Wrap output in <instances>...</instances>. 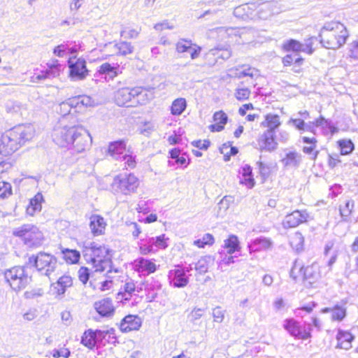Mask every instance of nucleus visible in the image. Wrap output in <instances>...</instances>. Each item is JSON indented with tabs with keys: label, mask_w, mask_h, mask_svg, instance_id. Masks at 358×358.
I'll use <instances>...</instances> for the list:
<instances>
[{
	"label": "nucleus",
	"mask_w": 358,
	"mask_h": 358,
	"mask_svg": "<svg viewBox=\"0 0 358 358\" xmlns=\"http://www.w3.org/2000/svg\"><path fill=\"white\" fill-rule=\"evenodd\" d=\"M52 136L56 144L77 153L89 149L92 143L89 131L84 127L76 124L57 126Z\"/></svg>",
	"instance_id": "nucleus-1"
},
{
	"label": "nucleus",
	"mask_w": 358,
	"mask_h": 358,
	"mask_svg": "<svg viewBox=\"0 0 358 358\" xmlns=\"http://www.w3.org/2000/svg\"><path fill=\"white\" fill-rule=\"evenodd\" d=\"M34 128L31 124L17 125L1 135L0 154L9 155L34 136Z\"/></svg>",
	"instance_id": "nucleus-2"
},
{
	"label": "nucleus",
	"mask_w": 358,
	"mask_h": 358,
	"mask_svg": "<svg viewBox=\"0 0 358 358\" xmlns=\"http://www.w3.org/2000/svg\"><path fill=\"white\" fill-rule=\"evenodd\" d=\"M349 37L345 26L338 21L326 22L321 28L317 37L322 47L327 49H338L342 47Z\"/></svg>",
	"instance_id": "nucleus-3"
},
{
	"label": "nucleus",
	"mask_w": 358,
	"mask_h": 358,
	"mask_svg": "<svg viewBox=\"0 0 358 358\" xmlns=\"http://www.w3.org/2000/svg\"><path fill=\"white\" fill-rule=\"evenodd\" d=\"M84 257L94 271L111 272V256L110 250L106 246L92 243L90 246H86Z\"/></svg>",
	"instance_id": "nucleus-4"
},
{
	"label": "nucleus",
	"mask_w": 358,
	"mask_h": 358,
	"mask_svg": "<svg viewBox=\"0 0 358 358\" xmlns=\"http://www.w3.org/2000/svg\"><path fill=\"white\" fill-rule=\"evenodd\" d=\"M139 185V179L134 173H122L114 177L110 187L114 194L129 195L137 191Z\"/></svg>",
	"instance_id": "nucleus-5"
},
{
	"label": "nucleus",
	"mask_w": 358,
	"mask_h": 358,
	"mask_svg": "<svg viewBox=\"0 0 358 358\" xmlns=\"http://www.w3.org/2000/svg\"><path fill=\"white\" fill-rule=\"evenodd\" d=\"M13 234L15 236L20 238L29 248H37L41 245L44 238L42 231L31 224H23L15 228Z\"/></svg>",
	"instance_id": "nucleus-6"
},
{
	"label": "nucleus",
	"mask_w": 358,
	"mask_h": 358,
	"mask_svg": "<svg viewBox=\"0 0 358 358\" xmlns=\"http://www.w3.org/2000/svg\"><path fill=\"white\" fill-rule=\"evenodd\" d=\"M4 278L10 288L17 292L25 289L31 281V277L23 266H14L6 270Z\"/></svg>",
	"instance_id": "nucleus-7"
},
{
	"label": "nucleus",
	"mask_w": 358,
	"mask_h": 358,
	"mask_svg": "<svg viewBox=\"0 0 358 358\" xmlns=\"http://www.w3.org/2000/svg\"><path fill=\"white\" fill-rule=\"evenodd\" d=\"M29 263L32 264L41 274L48 277L55 271L58 266L57 259L54 255L43 252L30 257Z\"/></svg>",
	"instance_id": "nucleus-8"
},
{
	"label": "nucleus",
	"mask_w": 358,
	"mask_h": 358,
	"mask_svg": "<svg viewBox=\"0 0 358 358\" xmlns=\"http://www.w3.org/2000/svg\"><path fill=\"white\" fill-rule=\"evenodd\" d=\"M345 124L343 125L341 124L340 121L336 122V124H334L330 120L326 119L323 116L320 115V117L315 119V127H320L322 133L324 135L331 136L337 133L340 129L342 131H346L349 128V122L348 119H345Z\"/></svg>",
	"instance_id": "nucleus-9"
},
{
	"label": "nucleus",
	"mask_w": 358,
	"mask_h": 358,
	"mask_svg": "<svg viewBox=\"0 0 358 358\" xmlns=\"http://www.w3.org/2000/svg\"><path fill=\"white\" fill-rule=\"evenodd\" d=\"M69 76L74 81L84 80L88 75L86 61L83 58L70 57L68 60Z\"/></svg>",
	"instance_id": "nucleus-10"
},
{
	"label": "nucleus",
	"mask_w": 358,
	"mask_h": 358,
	"mask_svg": "<svg viewBox=\"0 0 358 358\" xmlns=\"http://www.w3.org/2000/svg\"><path fill=\"white\" fill-rule=\"evenodd\" d=\"M143 90L140 87L133 88L123 87L115 92V99L117 105L124 106L127 104L132 99L141 95Z\"/></svg>",
	"instance_id": "nucleus-11"
},
{
	"label": "nucleus",
	"mask_w": 358,
	"mask_h": 358,
	"mask_svg": "<svg viewBox=\"0 0 358 358\" xmlns=\"http://www.w3.org/2000/svg\"><path fill=\"white\" fill-rule=\"evenodd\" d=\"M73 285V279L70 275L61 276L56 282L51 285V291L57 299H62L66 289Z\"/></svg>",
	"instance_id": "nucleus-12"
},
{
	"label": "nucleus",
	"mask_w": 358,
	"mask_h": 358,
	"mask_svg": "<svg viewBox=\"0 0 358 358\" xmlns=\"http://www.w3.org/2000/svg\"><path fill=\"white\" fill-rule=\"evenodd\" d=\"M256 8L257 4L255 3L241 5L235 8L234 15L236 17L243 20H255L257 16L255 13Z\"/></svg>",
	"instance_id": "nucleus-13"
},
{
	"label": "nucleus",
	"mask_w": 358,
	"mask_h": 358,
	"mask_svg": "<svg viewBox=\"0 0 358 358\" xmlns=\"http://www.w3.org/2000/svg\"><path fill=\"white\" fill-rule=\"evenodd\" d=\"M231 55V52L228 48H215L210 49L206 55V59L210 65H214L219 62L220 59H228Z\"/></svg>",
	"instance_id": "nucleus-14"
},
{
	"label": "nucleus",
	"mask_w": 358,
	"mask_h": 358,
	"mask_svg": "<svg viewBox=\"0 0 358 358\" xmlns=\"http://www.w3.org/2000/svg\"><path fill=\"white\" fill-rule=\"evenodd\" d=\"M273 243L269 238L260 236L252 240L248 244V248L250 253L268 250L273 248Z\"/></svg>",
	"instance_id": "nucleus-15"
},
{
	"label": "nucleus",
	"mask_w": 358,
	"mask_h": 358,
	"mask_svg": "<svg viewBox=\"0 0 358 358\" xmlns=\"http://www.w3.org/2000/svg\"><path fill=\"white\" fill-rule=\"evenodd\" d=\"M257 145L261 150L271 152L276 149L277 143L274 134L271 130H266L257 140Z\"/></svg>",
	"instance_id": "nucleus-16"
},
{
	"label": "nucleus",
	"mask_w": 358,
	"mask_h": 358,
	"mask_svg": "<svg viewBox=\"0 0 358 358\" xmlns=\"http://www.w3.org/2000/svg\"><path fill=\"white\" fill-rule=\"evenodd\" d=\"M48 69L42 71L40 74L34 75L31 78L32 83H38L40 80L55 78L59 75V64L57 60L52 63H48Z\"/></svg>",
	"instance_id": "nucleus-17"
},
{
	"label": "nucleus",
	"mask_w": 358,
	"mask_h": 358,
	"mask_svg": "<svg viewBox=\"0 0 358 358\" xmlns=\"http://www.w3.org/2000/svg\"><path fill=\"white\" fill-rule=\"evenodd\" d=\"M176 51L178 53H189L191 58L194 59L199 57L201 48L193 44L191 41L181 39L176 43Z\"/></svg>",
	"instance_id": "nucleus-18"
},
{
	"label": "nucleus",
	"mask_w": 358,
	"mask_h": 358,
	"mask_svg": "<svg viewBox=\"0 0 358 358\" xmlns=\"http://www.w3.org/2000/svg\"><path fill=\"white\" fill-rule=\"evenodd\" d=\"M257 19L266 20L271 15L279 13V8L275 2H265L257 6L255 9Z\"/></svg>",
	"instance_id": "nucleus-19"
},
{
	"label": "nucleus",
	"mask_w": 358,
	"mask_h": 358,
	"mask_svg": "<svg viewBox=\"0 0 358 358\" xmlns=\"http://www.w3.org/2000/svg\"><path fill=\"white\" fill-rule=\"evenodd\" d=\"M170 284L174 287H184L189 282L185 271L182 268L172 269L169 272Z\"/></svg>",
	"instance_id": "nucleus-20"
},
{
	"label": "nucleus",
	"mask_w": 358,
	"mask_h": 358,
	"mask_svg": "<svg viewBox=\"0 0 358 358\" xmlns=\"http://www.w3.org/2000/svg\"><path fill=\"white\" fill-rule=\"evenodd\" d=\"M355 338V336L349 331L338 329L336 336V339L337 340L336 348L345 350H350L352 348V342Z\"/></svg>",
	"instance_id": "nucleus-21"
},
{
	"label": "nucleus",
	"mask_w": 358,
	"mask_h": 358,
	"mask_svg": "<svg viewBox=\"0 0 358 358\" xmlns=\"http://www.w3.org/2000/svg\"><path fill=\"white\" fill-rule=\"evenodd\" d=\"M284 327L292 336L306 340L310 337V331L302 330L298 323L292 319L286 320Z\"/></svg>",
	"instance_id": "nucleus-22"
},
{
	"label": "nucleus",
	"mask_w": 358,
	"mask_h": 358,
	"mask_svg": "<svg viewBox=\"0 0 358 358\" xmlns=\"http://www.w3.org/2000/svg\"><path fill=\"white\" fill-rule=\"evenodd\" d=\"M307 214L299 210L293 211L285 216L282 225L285 228L296 227L306 220Z\"/></svg>",
	"instance_id": "nucleus-23"
},
{
	"label": "nucleus",
	"mask_w": 358,
	"mask_h": 358,
	"mask_svg": "<svg viewBox=\"0 0 358 358\" xmlns=\"http://www.w3.org/2000/svg\"><path fill=\"white\" fill-rule=\"evenodd\" d=\"M142 320L137 315H129L122 320L120 329L122 332H129L139 329L141 327Z\"/></svg>",
	"instance_id": "nucleus-24"
},
{
	"label": "nucleus",
	"mask_w": 358,
	"mask_h": 358,
	"mask_svg": "<svg viewBox=\"0 0 358 358\" xmlns=\"http://www.w3.org/2000/svg\"><path fill=\"white\" fill-rule=\"evenodd\" d=\"M126 142L123 140L110 142L107 148V154L114 159H121L126 150Z\"/></svg>",
	"instance_id": "nucleus-25"
},
{
	"label": "nucleus",
	"mask_w": 358,
	"mask_h": 358,
	"mask_svg": "<svg viewBox=\"0 0 358 358\" xmlns=\"http://www.w3.org/2000/svg\"><path fill=\"white\" fill-rule=\"evenodd\" d=\"M104 218L99 215H92L90 217V227L94 236H99L104 233L106 227Z\"/></svg>",
	"instance_id": "nucleus-26"
},
{
	"label": "nucleus",
	"mask_w": 358,
	"mask_h": 358,
	"mask_svg": "<svg viewBox=\"0 0 358 358\" xmlns=\"http://www.w3.org/2000/svg\"><path fill=\"white\" fill-rule=\"evenodd\" d=\"M94 308L103 317H109L114 313L115 308L110 299H103L95 302Z\"/></svg>",
	"instance_id": "nucleus-27"
},
{
	"label": "nucleus",
	"mask_w": 358,
	"mask_h": 358,
	"mask_svg": "<svg viewBox=\"0 0 358 358\" xmlns=\"http://www.w3.org/2000/svg\"><path fill=\"white\" fill-rule=\"evenodd\" d=\"M301 162V156L296 151H287L281 159L285 168H297Z\"/></svg>",
	"instance_id": "nucleus-28"
},
{
	"label": "nucleus",
	"mask_w": 358,
	"mask_h": 358,
	"mask_svg": "<svg viewBox=\"0 0 358 358\" xmlns=\"http://www.w3.org/2000/svg\"><path fill=\"white\" fill-rule=\"evenodd\" d=\"M214 124H211L209 127L211 131H221L224 125L227 122V115L223 111H218L215 113L213 115Z\"/></svg>",
	"instance_id": "nucleus-29"
},
{
	"label": "nucleus",
	"mask_w": 358,
	"mask_h": 358,
	"mask_svg": "<svg viewBox=\"0 0 358 358\" xmlns=\"http://www.w3.org/2000/svg\"><path fill=\"white\" fill-rule=\"evenodd\" d=\"M43 201V195L41 193L36 194L29 201V205L27 208V213L33 216L36 213L40 212L42 208V202Z\"/></svg>",
	"instance_id": "nucleus-30"
},
{
	"label": "nucleus",
	"mask_w": 358,
	"mask_h": 358,
	"mask_svg": "<svg viewBox=\"0 0 358 358\" xmlns=\"http://www.w3.org/2000/svg\"><path fill=\"white\" fill-rule=\"evenodd\" d=\"M223 248L227 250L229 255L241 250L240 242L235 235H230L228 238L224 241Z\"/></svg>",
	"instance_id": "nucleus-31"
},
{
	"label": "nucleus",
	"mask_w": 358,
	"mask_h": 358,
	"mask_svg": "<svg viewBox=\"0 0 358 358\" xmlns=\"http://www.w3.org/2000/svg\"><path fill=\"white\" fill-rule=\"evenodd\" d=\"M135 266L139 272L146 271L148 274L154 273L157 268L155 263L143 258L136 261Z\"/></svg>",
	"instance_id": "nucleus-32"
},
{
	"label": "nucleus",
	"mask_w": 358,
	"mask_h": 358,
	"mask_svg": "<svg viewBox=\"0 0 358 358\" xmlns=\"http://www.w3.org/2000/svg\"><path fill=\"white\" fill-rule=\"evenodd\" d=\"M337 145L341 155L351 154L355 148V144L351 139H341L337 141Z\"/></svg>",
	"instance_id": "nucleus-33"
},
{
	"label": "nucleus",
	"mask_w": 358,
	"mask_h": 358,
	"mask_svg": "<svg viewBox=\"0 0 358 358\" xmlns=\"http://www.w3.org/2000/svg\"><path fill=\"white\" fill-rule=\"evenodd\" d=\"M119 66L116 64L113 66L110 64L106 62L99 66L98 72L100 74H105L110 78L113 79L118 75Z\"/></svg>",
	"instance_id": "nucleus-34"
},
{
	"label": "nucleus",
	"mask_w": 358,
	"mask_h": 358,
	"mask_svg": "<svg viewBox=\"0 0 358 358\" xmlns=\"http://www.w3.org/2000/svg\"><path fill=\"white\" fill-rule=\"evenodd\" d=\"M244 29H238L234 27H220L217 29V32L222 38H224L227 36H239L242 38V35L244 34Z\"/></svg>",
	"instance_id": "nucleus-35"
},
{
	"label": "nucleus",
	"mask_w": 358,
	"mask_h": 358,
	"mask_svg": "<svg viewBox=\"0 0 358 358\" xmlns=\"http://www.w3.org/2000/svg\"><path fill=\"white\" fill-rule=\"evenodd\" d=\"M262 125L268 127L267 130H271L274 133V130L280 125V117L278 115L268 114Z\"/></svg>",
	"instance_id": "nucleus-36"
},
{
	"label": "nucleus",
	"mask_w": 358,
	"mask_h": 358,
	"mask_svg": "<svg viewBox=\"0 0 358 358\" xmlns=\"http://www.w3.org/2000/svg\"><path fill=\"white\" fill-rule=\"evenodd\" d=\"M169 238H166L165 234H162L158 236L149 238L147 241L148 243L152 247L157 248V249L164 250L168 247L167 241Z\"/></svg>",
	"instance_id": "nucleus-37"
},
{
	"label": "nucleus",
	"mask_w": 358,
	"mask_h": 358,
	"mask_svg": "<svg viewBox=\"0 0 358 358\" xmlns=\"http://www.w3.org/2000/svg\"><path fill=\"white\" fill-rule=\"evenodd\" d=\"M115 50L119 55L126 56L134 52V46L129 42L120 41L114 45Z\"/></svg>",
	"instance_id": "nucleus-38"
},
{
	"label": "nucleus",
	"mask_w": 358,
	"mask_h": 358,
	"mask_svg": "<svg viewBox=\"0 0 358 358\" xmlns=\"http://www.w3.org/2000/svg\"><path fill=\"white\" fill-rule=\"evenodd\" d=\"M187 107V102L184 98L175 99L171 106V113L173 115H181Z\"/></svg>",
	"instance_id": "nucleus-39"
},
{
	"label": "nucleus",
	"mask_w": 358,
	"mask_h": 358,
	"mask_svg": "<svg viewBox=\"0 0 358 358\" xmlns=\"http://www.w3.org/2000/svg\"><path fill=\"white\" fill-rule=\"evenodd\" d=\"M81 343L90 349H92L95 346L97 341L93 330L88 329L84 332L81 338Z\"/></svg>",
	"instance_id": "nucleus-40"
},
{
	"label": "nucleus",
	"mask_w": 358,
	"mask_h": 358,
	"mask_svg": "<svg viewBox=\"0 0 358 358\" xmlns=\"http://www.w3.org/2000/svg\"><path fill=\"white\" fill-rule=\"evenodd\" d=\"M71 110L72 108L66 100L58 105L56 111L63 117V120L60 121L59 125H66L64 123V118L67 115L71 117L73 115L71 113Z\"/></svg>",
	"instance_id": "nucleus-41"
},
{
	"label": "nucleus",
	"mask_w": 358,
	"mask_h": 358,
	"mask_svg": "<svg viewBox=\"0 0 358 358\" xmlns=\"http://www.w3.org/2000/svg\"><path fill=\"white\" fill-rule=\"evenodd\" d=\"M289 244L296 251H300L303 248V237L299 232H295L289 236Z\"/></svg>",
	"instance_id": "nucleus-42"
},
{
	"label": "nucleus",
	"mask_w": 358,
	"mask_h": 358,
	"mask_svg": "<svg viewBox=\"0 0 358 358\" xmlns=\"http://www.w3.org/2000/svg\"><path fill=\"white\" fill-rule=\"evenodd\" d=\"M300 271L303 273V285L306 288H311L313 286V267L308 266L306 267H301Z\"/></svg>",
	"instance_id": "nucleus-43"
},
{
	"label": "nucleus",
	"mask_w": 358,
	"mask_h": 358,
	"mask_svg": "<svg viewBox=\"0 0 358 358\" xmlns=\"http://www.w3.org/2000/svg\"><path fill=\"white\" fill-rule=\"evenodd\" d=\"M64 258L66 262L69 264H76L78 262L80 255V252L76 250L66 249L62 251Z\"/></svg>",
	"instance_id": "nucleus-44"
},
{
	"label": "nucleus",
	"mask_w": 358,
	"mask_h": 358,
	"mask_svg": "<svg viewBox=\"0 0 358 358\" xmlns=\"http://www.w3.org/2000/svg\"><path fill=\"white\" fill-rule=\"evenodd\" d=\"M211 261L210 256H205L201 257L196 264L195 269L201 274L208 271V264Z\"/></svg>",
	"instance_id": "nucleus-45"
},
{
	"label": "nucleus",
	"mask_w": 358,
	"mask_h": 358,
	"mask_svg": "<svg viewBox=\"0 0 358 358\" xmlns=\"http://www.w3.org/2000/svg\"><path fill=\"white\" fill-rule=\"evenodd\" d=\"M283 47L286 50H292V52H296L298 51H305V50L307 48V47H305L303 45L301 44L300 43L295 40H290L287 41L286 43L284 44Z\"/></svg>",
	"instance_id": "nucleus-46"
},
{
	"label": "nucleus",
	"mask_w": 358,
	"mask_h": 358,
	"mask_svg": "<svg viewBox=\"0 0 358 358\" xmlns=\"http://www.w3.org/2000/svg\"><path fill=\"white\" fill-rule=\"evenodd\" d=\"M331 317L334 320L342 321L346 316V309L339 305H336L331 310Z\"/></svg>",
	"instance_id": "nucleus-47"
},
{
	"label": "nucleus",
	"mask_w": 358,
	"mask_h": 358,
	"mask_svg": "<svg viewBox=\"0 0 358 358\" xmlns=\"http://www.w3.org/2000/svg\"><path fill=\"white\" fill-rule=\"evenodd\" d=\"M205 311V308L194 307L188 315L189 322L194 324H196L197 320L203 315Z\"/></svg>",
	"instance_id": "nucleus-48"
},
{
	"label": "nucleus",
	"mask_w": 358,
	"mask_h": 358,
	"mask_svg": "<svg viewBox=\"0 0 358 358\" xmlns=\"http://www.w3.org/2000/svg\"><path fill=\"white\" fill-rule=\"evenodd\" d=\"M354 208V201L353 200H348L345 201V205L343 206H340V214L343 217V220L345 221L348 217L352 213V209Z\"/></svg>",
	"instance_id": "nucleus-49"
},
{
	"label": "nucleus",
	"mask_w": 358,
	"mask_h": 358,
	"mask_svg": "<svg viewBox=\"0 0 358 358\" xmlns=\"http://www.w3.org/2000/svg\"><path fill=\"white\" fill-rule=\"evenodd\" d=\"M240 66L241 68V69L240 70L241 71V72H243V77L248 76L250 77L251 78H257L259 76V72L257 69L252 68L246 64Z\"/></svg>",
	"instance_id": "nucleus-50"
},
{
	"label": "nucleus",
	"mask_w": 358,
	"mask_h": 358,
	"mask_svg": "<svg viewBox=\"0 0 358 358\" xmlns=\"http://www.w3.org/2000/svg\"><path fill=\"white\" fill-rule=\"evenodd\" d=\"M214 243V238L210 234H206L202 238L194 241V245L198 248H204L205 245H212Z\"/></svg>",
	"instance_id": "nucleus-51"
},
{
	"label": "nucleus",
	"mask_w": 358,
	"mask_h": 358,
	"mask_svg": "<svg viewBox=\"0 0 358 358\" xmlns=\"http://www.w3.org/2000/svg\"><path fill=\"white\" fill-rule=\"evenodd\" d=\"M126 226L134 239L137 238L142 231L141 226L135 222L127 221L126 222Z\"/></svg>",
	"instance_id": "nucleus-52"
},
{
	"label": "nucleus",
	"mask_w": 358,
	"mask_h": 358,
	"mask_svg": "<svg viewBox=\"0 0 358 358\" xmlns=\"http://www.w3.org/2000/svg\"><path fill=\"white\" fill-rule=\"evenodd\" d=\"M12 194L11 185L8 182L0 181V199H5Z\"/></svg>",
	"instance_id": "nucleus-53"
},
{
	"label": "nucleus",
	"mask_w": 358,
	"mask_h": 358,
	"mask_svg": "<svg viewBox=\"0 0 358 358\" xmlns=\"http://www.w3.org/2000/svg\"><path fill=\"white\" fill-rule=\"evenodd\" d=\"M250 90L247 87H238L234 93L235 97L238 101H244L249 98Z\"/></svg>",
	"instance_id": "nucleus-54"
},
{
	"label": "nucleus",
	"mask_w": 358,
	"mask_h": 358,
	"mask_svg": "<svg viewBox=\"0 0 358 358\" xmlns=\"http://www.w3.org/2000/svg\"><path fill=\"white\" fill-rule=\"evenodd\" d=\"M301 60V58L299 57L296 52H292L291 54L286 55L283 58L282 62L285 66H289L293 62L299 63Z\"/></svg>",
	"instance_id": "nucleus-55"
},
{
	"label": "nucleus",
	"mask_w": 358,
	"mask_h": 358,
	"mask_svg": "<svg viewBox=\"0 0 358 358\" xmlns=\"http://www.w3.org/2000/svg\"><path fill=\"white\" fill-rule=\"evenodd\" d=\"M123 161H124V167L126 169H134L135 168L136 165V159H135V157H133L131 155H129V154H124L122 155V159Z\"/></svg>",
	"instance_id": "nucleus-56"
},
{
	"label": "nucleus",
	"mask_w": 358,
	"mask_h": 358,
	"mask_svg": "<svg viewBox=\"0 0 358 358\" xmlns=\"http://www.w3.org/2000/svg\"><path fill=\"white\" fill-rule=\"evenodd\" d=\"M212 315L215 322L221 323L224 318V311L217 306L213 309Z\"/></svg>",
	"instance_id": "nucleus-57"
},
{
	"label": "nucleus",
	"mask_w": 358,
	"mask_h": 358,
	"mask_svg": "<svg viewBox=\"0 0 358 358\" xmlns=\"http://www.w3.org/2000/svg\"><path fill=\"white\" fill-rule=\"evenodd\" d=\"M139 34V31L135 29L124 28L120 31V36L125 38H135Z\"/></svg>",
	"instance_id": "nucleus-58"
},
{
	"label": "nucleus",
	"mask_w": 358,
	"mask_h": 358,
	"mask_svg": "<svg viewBox=\"0 0 358 358\" xmlns=\"http://www.w3.org/2000/svg\"><path fill=\"white\" fill-rule=\"evenodd\" d=\"M80 106L87 107H94L97 103L90 96L83 95L79 96Z\"/></svg>",
	"instance_id": "nucleus-59"
},
{
	"label": "nucleus",
	"mask_w": 358,
	"mask_h": 358,
	"mask_svg": "<svg viewBox=\"0 0 358 358\" xmlns=\"http://www.w3.org/2000/svg\"><path fill=\"white\" fill-rule=\"evenodd\" d=\"M290 122L299 130H311V127L305 124L304 120L301 118L292 119Z\"/></svg>",
	"instance_id": "nucleus-60"
},
{
	"label": "nucleus",
	"mask_w": 358,
	"mask_h": 358,
	"mask_svg": "<svg viewBox=\"0 0 358 358\" xmlns=\"http://www.w3.org/2000/svg\"><path fill=\"white\" fill-rule=\"evenodd\" d=\"M257 165L258 166L259 172L262 177L264 179L267 178L270 174V167L262 162H257Z\"/></svg>",
	"instance_id": "nucleus-61"
},
{
	"label": "nucleus",
	"mask_w": 358,
	"mask_h": 358,
	"mask_svg": "<svg viewBox=\"0 0 358 358\" xmlns=\"http://www.w3.org/2000/svg\"><path fill=\"white\" fill-rule=\"evenodd\" d=\"M234 202V198L231 196H225L218 203L219 208L220 210L223 209L224 211L227 210L231 203Z\"/></svg>",
	"instance_id": "nucleus-62"
},
{
	"label": "nucleus",
	"mask_w": 358,
	"mask_h": 358,
	"mask_svg": "<svg viewBox=\"0 0 358 358\" xmlns=\"http://www.w3.org/2000/svg\"><path fill=\"white\" fill-rule=\"evenodd\" d=\"M90 268L87 267H81L78 272L79 280L85 284L90 278Z\"/></svg>",
	"instance_id": "nucleus-63"
},
{
	"label": "nucleus",
	"mask_w": 358,
	"mask_h": 358,
	"mask_svg": "<svg viewBox=\"0 0 358 358\" xmlns=\"http://www.w3.org/2000/svg\"><path fill=\"white\" fill-rule=\"evenodd\" d=\"M350 57L355 61H358V39L354 41L350 45Z\"/></svg>",
	"instance_id": "nucleus-64"
}]
</instances>
